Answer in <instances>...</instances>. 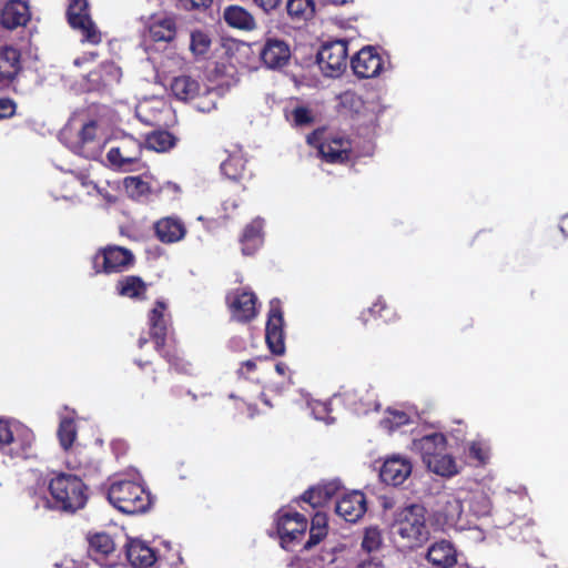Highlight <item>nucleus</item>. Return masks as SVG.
I'll return each instance as SVG.
<instances>
[{
  "mask_svg": "<svg viewBox=\"0 0 568 568\" xmlns=\"http://www.w3.org/2000/svg\"><path fill=\"white\" fill-rule=\"evenodd\" d=\"M52 500L40 497L34 509H51L74 514L85 507L89 499V488L77 475L69 473L55 474L48 483Z\"/></svg>",
  "mask_w": 568,
  "mask_h": 568,
  "instance_id": "nucleus-1",
  "label": "nucleus"
},
{
  "mask_svg": "<svg viewBox=\"0 0 568 568\" xmlns=\"http://www.w3.org/2000/svg\"><path fill=\"white\" fill-rule=\"evenodd\" d=\"M108 500L124 514H140L149 509L151 496L134 480H115L108 488Z\"/></svg>",
  "mask_w": 568,
  "mask_h": 568,
  "instance_id": "nucleus-2",
  "label": "nucleus"
},
{
  "mask_svg": "<svg viewBox=\"0 0 568 568\" xmlns=\"http://www.w3.org/2000/svg\"><path fill=\"white\" fill-rule=\"evenodd\" d=\"M426 514L427 510L423 505L410 504L396 515V531L410 548L419 547L429 538Z\"/></svg>",
  "mask_w": 568,
  "mask_h": 568,
  "instance_id": "nucleus-3",
  "label": "nucleus"
},
{
  "mask_svg": "<svg viewBox=\"0 0 568 568\" xmlns=\"http://www.w3.org/2000/svg\"><path fill=\"white\" fill-rule=\"evenodd\" d=\"M322 131L316 130L307 136V142L317 148L322 159L331 164H341L349 160L352 143L349 139L329 134L321 138Z\"/></svg>",
  "mask_w": 568,
  "mask_h": 568,
  "instance_id": "nucleus-4",
  "label": "nucleus"
},
{
  "mask_svg": "<svg viewBox=\"0 0 568 568\" xmlns=\"http://www.w3.org/2000/svg\"><path fill=\"white\" fill-rule=\"evenodd\" d=\"M33 443L29 429H13L8 420L0 419V452L10 458H28Z\"/></svg>",
  "mask_w": 568,
  "mask_h": 568,
  "instance_id": "nucleus-5",
  "label": "nucleus"
},
{
  "mask_svg": "<svg viewBox=\"0 0 568 568\" xmlns=\"http://www.w3.org/2000/svg\"><path fill=\"white\" fill-rule=\"evenodd\" d=\"M133 264V253L125 247L116 245L102 247L92 257V267L95 274L121 273Z\"/></svg>",
  "mask_w": 568,
  "mask_h": 568,
  "instance_id": "nucleus-6",
  "label": "nucleus"
},
{
  "mask_svg": "<svg viewBox=\"0 0 568 568\" xmlns=\"http://www.w3.org/2000/svg\"><path fill=\"white\" fill-rule=\"evenodd\" d=\"M347 41L335 40L324 43L317 54L316 62L325 77L336 78L347 68Z\"/></svg>",
  "mask_w": 568,
  "mask_h": 568,
  "instance_id": "nucleus-7",
  "label": "nucleus"
},
{
  "mask_svg": "<svg viewBox=\"0 0 568 568\" xmlns=\"http://www.w3.org/2000/svg\"><path fill=\"white\" fill-rule=\"evenodd\" d=\"M231 320L240 324H248L258 315L257 296L247 288L237 287L225 296Z\"/></svg>",
  "mask_w": 568,
  "mask_h": 568,
  "instance_id": "nucleus-8",
  "label": "nucleus"
},
{
  "mask_svg": "<svg viewBox=\"0 0 568 568\" xmlns=\"http://www.w3.org/2000/svg\"><path fill=\"white\" fill-rule=\"evenodd\" d=\"M142 150L143 145L139 140L125 135L108 151L106 159L111 168L128 172L140 162Z\"/></svg>",
  "mask_w": 568,
  "mask_h": 568,
  "instance_id": "nucleus-9",
  "label": "nucleus"
},
{
  "mask_svg": "<svg viewBox=\"0 0 568 568\" xmlns=\"http://www.w3.org/2000/svg\"><path fill=\"white\" fill-rule=\"evenodd\" d=\"M265 341L272 354L280 356L285 353L284 315L281 302L277 298L270 302Z\"/></svg>",
  "mask_w": 568,
  "mask_h": 568,
  "instance_id": "nucleus-10",
  "label": "nucleus"
},
{
  "mask_svg": "<svg viewBox=\"0 0 568 568\" xmlns=\"http://www.w3.org/2000/svg\"><path fill=\"white\" fill-rule=\"evenodd\" d=\"M307 519L297 511L280 509L277 511L276 530L283 548L298 541L306 532Z\"/></svg>",
  "mask_w": 568,
  "mask_h": 568,
  "instance_id": "nucleus-11",
  "label": "nucleus"
},
{
  "mask_svg": "<svg viewBox=\"0 0 568 568\" xmlns=\"http://www.w3.org/2000/svg\"><path fill=\"white\" fill-rule=\"evenodd\" d=\"M384 59L377 49L372 45L362 48L352 59L351 67L354 74L361 79L376 78L384 69Z\"/></svg>",
  "mask_w": 568,
  "mask_h": 568,
  "instance_id": "nucleus-12",
  "label": "nucleus"
},
{
  "mask_svg": "<svg viewBox=\"0 0 568 568\" xmlns=\"http://www.w3.org/2000/svg\"><path fill=\"white\" fill-rule=\"evenodd\" d=\"M260 59L267 69H282L290 62L291 48L284 40L267 38L260 49Z\"/></svg>",
  "mask_w": 568,
  "mask_h": 568,
  "instance_id": "nucleus-13",
  "label": "nucleus"
},
{
  "mask_svg": "<svg viewBox=\"0 0 568 568\" xmlns=\"http://www.w3.org/2000/svg\"><path fill=\"white\" fill-rule=\"evenodd\" d=\"M166 310V304L163 301L158 300L148 315L150 336L154 343L155 351H161L164 346H166V336L170 322V315L165 314Z\"/></svg>",
  "mask_w": 568,
  "mask_h": 568,
  "instance_id": "nucleus-14",
  "label": "nucleus"
},
{
  "mask_svg": "<svg viewBox=\"0 0 568 568\" xmlns=\"http://www.w3.org/2000/svg\"><path fill=\"white\" fill-rule=\"evenodd\" d=\"M22 71V53L13 45L0 47V85H11Z\"/></svg>",
  "mask_w": 568,
  "mask_h": 568,
  "instance_id": "nucleus-15",
  "label": "nucleus"
},
{
  "mask_svg": "<svg viewBox=\"0 0 568 568\" xmlns=\"http://www.w3.org/2000/svg\"><path fill=\"white\" fill-rule=\"evenodd\" d=\"M367 510V500L364 493L353 490L342 496L335 506V511L345 521L356 523Z\"/></svg>",
  "mask_w": 568,
  "mask_h": 568,
  "instance_id": "nucleus-16",
  "label": "nucleus"
},
{
  "mask_svg": "<svg viewBox=\"0 0 568 568\" xmlns=\"http://www.w3.org/2000/svg\"><path fill=\"white\" fill-rule=\"evenodd\" d=\"M31 19L28 3L22 0H9L0 9V26L7 30H14L26 24Z\"/></svg>",
  "mask_w": 568,
  "mask_h": 568,
  "instance_id": "nucleus-17",
  "label": "nucleus"
},
{
  "mask_svg": "<svg viewBox=\"0 0 568 568\" xmlns=\"http://www.w3.org/2000/svg\"><path fill=\"white\" fill-rule=\"evenodd\" d=\"M413 465L409 459L400 456L387 458L381 470L379 477L383 483L390 486L402 485L412 474Z\"/></svg>",
  "mask_w": 568,
  "mask_h": 568,
  "instance_id": "nucleus-18",
  "label": "nucleus"
},
{
  "mask_svg": "<svg viewBox=\"0 0 568 568\" xmlns=\"http://www.w3.org/2000/svg\"><path fill=\"white\" fill-rule=\"evenodd\" d=\"M122 77L121 69L114 62H103L87 75L88 89L100 91L113 83H119Z\"/></svg>",
  "mask_w": 568,
  "mask_h": 568,
  "instance_id": "nucleus-19",
  "label": "nucleus"
},
{
  "mask_svg": "<svg viewBox=\"0 0 568 568\" xmlns=\"http://www.w3.org/2000/svg\"><path fill=\"white\" fill-rule=\"evenodd\" d=\"M457 556L455 545L440 539L428 547L426 558L434 568H452L457 564Z\"/></svg>",
  "mask_w": 568,
  "mask_h": 568,
  "instance_id": "nucleus-20",
  "label": "nucleus"
},
{
  "mask_svg": "<svg viewBox=\"0 0 568 568\" xmlns=\"http://www.w3.org/2000/svg\"><path fill=\"white\" fill-rule=\"evenodd\" d=\"M247 159L242 150H236L221 163L222 174L233 182H243L250 180L252 173L246 168Z\"/></svg>",
  "mask_w": 568,
  "mask_h": 568,
  "instance_id": "nucleus-21",
  "label": "nucleus"
},
{
  "mask_svg": "<svg viewBox=\"0 0 568 568\" xmlns=\"http://www.w3.org/2000/svg\"><path fill=\"white\" fill-rule=\"evenodd\" d=\"M264 221L260 217L252 220L245 225L240 237L242 253L244 255H253L264 242Z\"/></svg>",
  "mask_w": 568,
  "mask_h": 568,
  "instance_id": "nucleus-22",
  "label": "nucleus"
},
{
  "mask_svg": "<svg viewBox=\"0 0 568 568\" xmlns=\"http://www.w3.org/2000/svg\"><path fill=\"white\" fill-rule=\"evenodd\" d=\"M125 555L134 568H149L156 561L155 551L140 540H131L126 545Z\"/></svg>",
  "mask_w": 568,
  "mask_h": 568,
  "instance_id": "nucleus-23",
  "label": "nucleus"
},
{
  "mask_svg": "<svg viewBox=\"0 0 568 568\" xmlns=\"http://www.w3.org/2000/svg\"><path fill=\"white\" fill-rule=\"evenodd\" d=\"M415 447L419 450L423 462L437 456L446 450L447 439L442 433H432L414 440Z\"/></svg>",
  "mask_w": 568,
  "mask_h": 568,
  "instance_id": "nucleus-24",
  "label": "nucleus"
},
{
  "mask_svg": "<svg viewBox=\"0 0 568 568\" xmlns=\"http://www.w3.org/2000/svg\"><path fill=\"white\" fill-rule=\"evenodd\" d=\"M184 224L174 217H164L155 223V234L163 243H175L185 236Z\"/></svg>",
  "mask_w": 568,
  "mask_h": 568,
  "instance_id": "nucleus-25",
  "label": "nucleus"
},
{
  "mask_svg": "<svg viewBox=\"0 0 568 568\" xmlns=\"http://www.w3.org/2000/svg\"><path fill=\"white\" fill-rule=\"evenodd\" d=\"M170 89L175 99L186 102L200 95L202 85L189 75H180L172 80Z\"/></svg>",
  "mask_w": 568,
  "mask_h": 568,
  "instance_id": "nucleus-26",
  "label": "nucleus"
},
{
  "mask_svg": "<svg viewBox=\"0 0 568 568\" xmlns=\"http://www.w3.org/2000/svg\"><path fill=\"white\" fill-rule=\"evenodd\" d=\"M115 290L122 297L144 300L146 297L148 285L138 275H126L116 281Z\"/></svg>",
  "mask_w": 568,
  "mask_h": 568,
  "instance_id": "nucleus-27",
  "label": "nucleus"
},
{
  "mask_svg": "<svg viewBox=\"0 0 568 568\" xmlns=\"http://www.w3.org/2000/svg\"><path fill=\"white\" fill-rule=\"evenodd\" d=\"M224 21L232 28L251 31L255 29L254 17L245 8L236 4L229 6L223 11Z\"/></svg>",
  "mask_w": 568,
  "mask_h": 568,
  "instance_id": "nucleus-28",
  "label": "nucleus"
},
{
  "mask_svg": "<svg viewBox=\"0 0 568 568\" xmlns=\"http://www.w3.org/2000/svg\"><path fill=\"white\" fill-rule=\"evenodd\" d=\"M88 541V554L94 560L104 559L115 550L114 541L106 532H97L90 536Z\"/></svg>",
  "mask_w": 568,
  "mask_h": 568,
  "instance_id": "nucleus-29",
  "label": "nucleus"
},
{
  "mask_svg": "<svg viewBox=\"0 0 568 568\" xmlns=\"http://www.w3.org/2000/svg\"><path fill=\"white\" fill-rule=\"evenodd\" d=\"M371 317L390 323L397 318V314L382 297H378L371 307L361 313L358 320L366 326Z\"/></svg>",
  "mask_w": 568,
  "mask_h": 568,
  "instance_id": "nucleus-30",
  "label": "nucleus"
},
{
  "mask_svg": "<svg viewBox=\"0 0 568 568\" xmlns=\"http://www.w3.org/2000/svg\"><path fill=\"white\" fill-rule=\"evenodd\" d=\"M149 33L155 42H170L176 36V24L173 18L154 19L149 26Z\"/></svg>",
  "mask_w": 568,
  "mask_h": 568,
  "instance_id": "nucleus-31",
  "label": "nucleus"
},
{
  "mask_svg": "<svg viewBox=\"0 0 568 568\" xmlns=\"http://www.w3.org/2000/svg\"><path fill=\"white\" fill-rule=\"evenodd\" d=\"M335 493L336 486L333 483L321 484L305 490L301 499L310 504L313 508H317L331 500Z\"/></svg>",
  "mask_w": 568,
  "mask_h": 568,
  "instance_id": "nucleus-32",
  "label": "nucleus"
},
{
  "mask_svg": "<svg viewBox=\"0 0 568 568\" xmlns=\"http://www.w3.org/2000/svg\"><path fill=\"white\" fill-rule=\"evenodd\" d=\"M327 535V517L322 511H316L311 520L308 540L304 544V549L310 550L320 544Z\"/></svg>",
  "mask_w": 568,
  "mask_h": 568,
  "instance_id": "nucleus-33",
  "label": "nucleus"
},
{
  "mask_svg": "<svg viewBox=\"0 0 568 568\" xmlns=\"http://www.w3.org/2000/svg\"><path fill=\"white\" fill-rule=\"evenodd\" d=\"M428 469L443 477H452L457 474L455 459L447 454L440 453L425 462Z\"/></svg>",
  "mask_w": 568,
  "mask_h": 568,
  "instance_id": "nucleus-34",
  "label": "nucleus"
},
{
  "mask_svg": "<svg viewBox=\"0 0 568 568\" xmlns=\"http://www.w3.org/2000/svg\"><path fill=\"white\" fill-rule=\"evenodd\" d=\"M437 515L443 518L444 525L454 526L459 521L463 515V504L458 498L448 496L445 501L442 503Z\"/></svg>",
  "mask_w": 568,
  "mask_h": 568,
  "instance_id": "nucleus-35",
  "label": "nucleus"
},
{
  "mask_svg": "<svg viewBox=\"0 0 568 568\" xmlns=\"http://www.w3.org/2000/svg\"><path fill=\"white\" fill-rule=\"evenodd\" d=\"M286 11L293 21H306L314 16L315 3L313 0H287Z\"/></svg>",
  "mask_w": 568,
  "mask_h": 568,
  "instance_id": "nucleus-36",
  "label": "nucleus"
},
{
  "mask_svg": "<svg viewBox=\"0 0 568 568\" xmlns=\"http://www.w3.org/2000/svg\"><path fill=\"white\" fill-rule=\"evenodd\" d=\"M176 143V138L169 131L160 130L150 133L145 139V145L156 152H166Z\"/></svg>",
  "mask_w": 568,
  "mask_h": 568,
  "instance_id": "nucleus-37",
  "label": "nucleus"
},
{
  "mask_svg": "<svg viewBox=\"0 0 568 568\" xmlns=\"http://www.w3.org/2000/svg\"><path fill=\"white\" fill-rule=\"evenodd\" d=\"M87 19H92L90 16L88 0H70L67 9V20L69 26L73 28L79 22H84Z\"/></svg>",
  "mask_w": 568,
  "mask_h": 568,
  "instance_id": "nucleus-38",
  "label": "nucleus"
},
{
  "mask_svg": "<svg viewBox=\"0 0 568 568\" xmlns=\"http://www.w3.org/2000/svg\"><path fill=\"white\" fill-rule=\"evenodd\" d=\"M172 367L175 372L180 374H191L192 365L187 362L175 347L165 348V346L161 351H156Z\"/></svg>",
  "mask_w": 568,
  "mask_h": 568,
  "instance_id": "nucleus-39",
  "label": "nucleus"
},
{
  "mask_svg": "<svg viewBox=\"0 0 568 568\" xmlns=\"http://www.w3.org/2000/svg\"><path fill=\"white\" fill-rule=\"evenodd\" d=\"M72 29L80 32L81 42H87L93 45H98L102 42V33L92 19L79 22Z\"/></svg>",
  "mask_w": 568,
  "mask_h": 568,
  "instance_id": "nucleus-40",
  "label": "nucleus"
},
{
  "mask_svg": "<svg viewBox=\"0 0 568 568\" xmlns=\"http://www.w3.org/2000/svg\"><path fill=\"white\" fill-rule=\"evenodd\" d=\"M58 438L64 450L72 447L77 438V425L73 418L65 417L61 419L58 427Z\"/></svg>",
  "mask_w": 568,
  "mask_h": 568,
  "instance_id": "nucleus-41",
  "label": "nucleus"
},
{
  "mask_svg": "<svg viewBox=\"0 0 568 568\" xmlns=\"http://www.w3.org/2000/svg\"><path fill=\"white\" fill-rule=\"evenodd\" d=\"M287 119L296 128L310 126L314 123L315 116L311 109L304 105H297L287 115Z\"/></svg>",
  "mask_w": 568,
  "mask_h": 568,
  "instance_id": "nucleus-42",
  "label": "nucleus"
},
{
  "mask_svg": "<svg viewBox=\"0 0 568 568\" xmlns=\"http://www.w3.org/2000/svg\"><path fill=\"white\" fill-rule=\"evenodd\" d=\"M382 534L377 527H369L365 529L362 540V548L367 552L376 551L382 546Z\"/></svg>",
  "mask_w": 568,
  "mask_h": 568,
  "instance_id": "nucleus-43",
  "label": "nucleus"
},
{
  "mask_svg": "<svg viewBox=\"0 0 568 568\" xmlns=\"http://www.w3.org/2000/svg\"><path fill=\"white\" fill-rule=\"evenodd\" d=\"M211 47L210 37L203 31H194L191 33L190 48L193 53L197 55H204L209 52Z\"/></svg>",
  "mask_w": 568,
  "mask_h": 568,
  "instance_id": "nucleus-44",
  "label": "nucleus"
},
{
  "mask_svg": "<svg viewBox=\"0 0 568 568\" xmlns=\"http://www.w3.org/2000/svg\"><path fill=\"white\" fill-rule=\"evenodd\" d=\"M489 446L480 440H475L469 444L468 456L478 464H486L489 459Z\"/></svg>",
  "mask_w": 568,
  "mask_h": 568,
  "instance_id": "nucleus-45",
  "label": "nucleus"
},
{
  "mask_svg": "<svg viewBox=\"0 0 568 568\" xmlns=\"http://www.w3.org/2000/svg\"><path fill=\"white\" fill-rule=\"evenodd\" d=\"M407 422H408V416L406 413L398 412V410H394V412L389 410L387 416L382 420V425L385 428L392 430L396 427L407 424Z\"/></svg>",
  "mask_w": 568,
  "mask_h": 568,
  "instance_id": "nucleus-46",
  "label": "nucleus"
},
{
  "mask_svg": "<svg viewBox=\"0 0 568 568\" xmlns=\"http://www.w3.org/2000/svg\"><path fill=\"white\" fill-rule=\"evenodd\" d=\"M98 125L94 121L85 123L79 132V141L82 145L92 142L97 135Z\"/></svg>",
  "mask_w": 568,
  "mask_h": 568,
  "instance_id": "nucleus-47",
  "label": "nucleus"
},
{
  "mask_svg": "<svg viewBox=\"0 0 568 568\" xmlns=\"http://www.w3.org/2000/svg\"><path fill=\"white\" fill-rule=\"evenodd\" d=\"M17 103L10 98H0V120L10 119L16 114Z\"/></svg>",
  "mask_w": 568,
  "mask_h": 568,
  "instance_id": "nucleus-48",
  "label": "nucleus"
},
{
  "mask_svg": "<svg viewBox=\"0 0 568 568\" xmlns=\"http://www.w3.org/2000/svg\"><path fill=\"white\" fill-rule=\"evenodd\" d=\"M262 357H256L253 359L244 361L240 364V367L236 371V374L241 378L247 379L252 373H254L257 368V361H261Z\"/></svg>",
  "mask_w": 568,
  "mask_h": 568,
  "instance_id": "nucleus-49",
  "label": "nucleus"
},
{
  "mask_svg": "<svg viewBox=\"0 0 568 568\" xmlns=\"http://www.w3.org/2000/svg\"><path fill=\"white\" fill-rule=\"evenodd\" d=\"M124 185L126 190L136 191L139 194H142L148 185L144 181H142L139 176H128L124 179Z\"/></svg>",
  "mask_w": 568,
  "mask_h": 568,
  "instance_id": "nucleus-50",
  "label": "nucleus"
},
{
  "mask_svg": "<svg viewBox=\"0 0 568 568\" xmlns=\"http://www.w3.org/2000/svg\"><path fill=\"white\" fill-rule=\"evenodd\" d=\"M179 2L185 10H194L200 8H209L213 0H179Z\"/></svg>",
  "mask_w": 568,
  "mask_h": 568,
  "instance_id": "nucleus-51",
  "label": "nucleus"
},
{
  "mask_svg": "<svg viewBox=\"0 0 568 568\" xmlns=\"http://www.w3.org/2000/svg\"><path fill=\"white\" fill-rule=\"evenodd\" d=\"M44 485L45 483L43 481L41 486H30L26 489V494L32 500L33 506L36 505V501H39L40 497H47L43 490Z\"/></svg>",
  "mask_w": 568,
  "mask_h": 568,
  "instance_id": "nucleus-52",
  "label": "nucleus"
},
{
  "mask_svg": "<svg viewBox=\"0 0 568 568\" xmlns=\"http://www.w3.org/2000/svg\"><path fill=\"white\" fill-rule=\"evenodd\" d=\"M253 2L265 12H270L275 10L281 4L282 0H253Z\"/></svg>",
  "mask_w": 568,
  "mask_h": 568,
  "instance_id": "nucleus-53",
  "label": "nucleus"
},
{
  "mask_svg": "<svg viewBox=\"0 0 568 568\" xmlns=\"http://www.w3.org/2000/svg\"><path fill=\"white\" fill-rule=\"evenodd\" d=\"M171 395L175 398V399H180L182 398L183 396H190L192 402H195L196 400V395L191 393L190 389H184L183 387L181 386H175V387H172L171 388Z\"/></svg>",
  "mask_w": 568,
  "mask_h": 568,
  "instance_id": "nucleus-54",
  "label": "nucleus"
},
{
  "mask_svg": "<svg viewBox=\"0 0 568 568\" xmlns=\"http://www.w3.org/2000/svg\"><path fill=\"white\" fill-rule=\"evenodd\" d=\"M57 568H82L78 566L73 560H63L61 564H57Z\"/></svg>",
  "mask_w": 568,
  "mask_h": 568,
  "instance_id": "nucleus-55",
  "label": "nucleus"
},
{
  "mask_svg": "<svg viewBox=\"0 0 568 568\" xmlns=\"http://www.w3.org/2000/svg\"><path fill=\"white\" fill-rule=\"evenodd\" d=\"M286 368H287V367H286V365H285V364H283V363H277V364L275 365V369H276V372H277L278 374H281V375H284V374H285Z\"/></svg>",
  "mask_w": 568,
  "mask_h": 568,
  "instance_id": "nucleus-56",
  "label": "nucleus"
},
{
  "mask_svg": "<svg viewBox=\"0 0 568 568\" xmlns=\"http://www.w3.org/2000/svg\"><path fill=\"white\" fill-rule=\"evenodd\" d=\"M481 500L484 503L483 511L481 513L483 514H487L488 513V504H489V501H488V499L485 496H481Z\"/></svg>",
  "mask_w": 568,
  "mask_h": 568,
  "instance_id": "nucleus-57",
  "label": "nucleus"
},
{
  "mask_svg": "<svg viewBox=\"0 0 568 568\" xmlns=\"http://www.w3.org/2000/svg\"><path fill=\"white\" fill-rule=\"evenodd\" d=\"M148 343V339L144 337H141L139 339V347L142 348Z\"/></svg>",
  "mask_w": 568,
  "mask_h": 568,
  "instance_id": "nucleus-58",
  "label": "nucleus"
},
{
  "mask_svg": "<svg viewBox=\"0 0 568 568\" xmlns=\"http://www.w3.org/2000/svg\"><path fill=\"white\" fill-rule=\"evenodd\" d=\"M136 364L140 368H144L146 365H149L150 363L149 362H142V361H136Z\"/></svg>",
  "mask_w": 568,
  "mask_h": 568,
  "instance_id": "nucleus-59",
  "label": "nucleus"
},
{
  "mask_svg": "<svg viewBox=\"0 0 568 568\" xmlns=\"http://www.w3.org/2000/svg\"><path fill=\"white\" fill-rule=\"evenodd\" d=\"M486 234H487L486 231H480V232L477 233L476 239H479V237H481V236H484Z\"/></svg>",
  "mask_w": 568,
  "mask_h": 568,
  "instance_id": "nucleus-60",
  "label": "nucleus"
},
{
  "mask_svg": "<svg viewBox=\"0 0 568 568\" xmlns=\"http://www.w3.org/2000/svg\"><path fill=\"white\" fill-rule=\"evenodd\" d=\"M335 3H345V0H342V1H335Z\"/></svg>",
  "mask_w": 568,
  "mask_h": 568,
  "instance_id": "nucleus-61",
  "label": "nucleus"
}]
</instances>
